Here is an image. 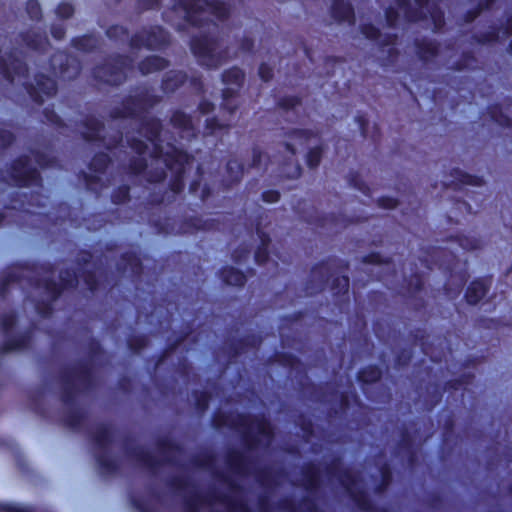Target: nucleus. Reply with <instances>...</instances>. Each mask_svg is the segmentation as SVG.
Listing matches in <instances>:
<instances>
[{
  "mask_svg": "<svg viewBox=\"0 0 512 512\" xmlns=\"http://www.w3.org/2000/svg\"><path fill=\"white\" fill-rule=\"evenodd\" d=\"M166 42L165 35L163 34L162 29L157 28L153 35H150L145 42V45L149 48H156L158 46L163 45Z\"/></svg>",
  "mask_w": 512,
  "mask_h": 512,
  "instance_id": "nucleus-19",
  "label": "nucleus"
},
{
  "mask_svg": "<svg viewBox=\"0 0 512 512\" xmlns=\"http://www.w3.org/2000/svg\"><path fill=\"white\" fill-rule=\"evenodd\" d=\"M74 281H75L74 275H72L69 272L66 273L65 277L61 276L60 284H56L51 281H46L45 288L49 294V296H48L49 300L56 299V297L60 294L61 290L68 286H72L74 284Z\"/></svg>",
  "mask_w": 512,
  "mask_h": 512,
  "instance_id": "nucleus-9",
  "label": "nucleus"
},
{
  "mask_svg": "<svg viewBox=\"0 0 512 512\" xmlns=\"http://www.w3.org/2000/svg\"><path fill=\"white\" fill-rule=\"evenodd\" d=\"M122 79H123L122 73H115V74H112L111 76L105 78V81L107 83L116 85V84H119L122 81Z\"/></svg>",
  "mask_w": 512,
  "mask_h": 512,
  "instance_id": "nucleus-31",
  "label": "nucleus"
},
{
  "mask_svg": "<svg viewBox=\"0 0 512 512\" xmlns=\"http://www.w3.org/2000/svg\"><path fill=\"white\" fill-rule=\"evenodd\" d=\"M14 177L17 185H25L32 178V168L28 163L18 160L13 165Z\"/></svg>",
  "mask_w": 512,
  "mask_h": 512,
  "instance_id": "nucleus-11",
  "label": "nucleus"
},
{
  "mask_svg": "<svg viewBox=\"0 0 512 512\" xmlns=\"http://www.w3.org/2000/svg\"><path fill=\"white\" fill-rule=\"evenodd\" d=\"M312 140V136L305 132V131H297V132H294L289 140L287 141L285 147L286 149L291 153V154H294L295 151H296V146L299 144V145H302L305 143H308Z\"/></svg>",
  "mask_w": 512,
  "mask_h": 512,
  "instance_id": "nucleus-14",
  "label": "nucleus"
},
{
  "mask_svg": "<svg viewBox=\"0 0 512 512\" xmlns=\"http://www.w3.org/2000/svg\"><path fill=\"white\" fill-rule=\"evenodd\" d=\"M167 66V62L160 57L153 56L141 62L139 68L142 74H149L154 71L162 70Z\"/></svg>",
  "mask_w": 512,
  "mask_h": 512,
  "instance_id": "nucleus-13",
  "label": "nucleus"
},
{
  "mask_svg": "<svg viewBox=\"0 0 512 512\" xmlns=\"http://www.w3.org/2000/svg\"><path fill=\"white\" fill-rule=\"evenodd\" d=\"M234 168H237L239 171L241 170L237 161H230L228 163V169L232 171Z\"/></svg>",
  "mask_w": 512,
  "mask_h": 512,
  "instance_id": "nucleus-42",
  "label": "nucleus"
},
{
  "mask_svg": "<svg viewBox=\"0 0 512 512\" xmlns=\"http://www.w3.org/2000/svg\"><path fill=\"white\" fill-rule=\"evenodd\" d=\"M207 129L210 130V133H214L217 129H224L227 127V124L220 123L216 119L207 120Z\"/></svg>",
  "mask_w": 512,
  "mask_h": 512,
  "instance_id": "nucleus-27",
  "label": "nucleus"
},
{
  "mask_svg": "<svg viewBox=\"0 0 512 512\" xmlns=\"http://www.w3.org/2000/svg\"><path fill=\"white\" fill-rule=\"evenodd\" d=\"M379 377H380V372L378 371V369H375V368H372V369H370L369 371H363V372L360 374V378H361L364 382L375 381V380H377Z\"/></svg>",
  "mask_w": 512,
  "mask_h": 512,
  "instance_id": "nucleus-24",
  "label": "nucleus"
},
{
  "mask_svg": "<svg viewBox=\"0 0 512 512\" xmlns=\"http://www.w3.org/2000/svg\"><path fill=\"white\" fill-rule=\"evenodd\" d=\"M199 109L202 113H207L212 109V105L209 102L204 101L199 105Z\"/></svg>",
  "mask_w": 512,
  "mask_h": 512,
  "instance_id": "nucleus-37",
  "label": "nucleus"
},
{
  "mask_svg": "<svg viewBox=\"0 0 512 512\" xmlns=\"http://www.w3.org/2000/svg\"><path fill=\"white\" fill-rule=\"evenodd\" d=\"M279 193L277 191H267L263 193V200L268 203H274L278 201Z\"/></svg>",
  "mask_w": 512,
  "mask_h": 512,
  "instance_id": "nucleus-30",
  "label": "nucleus"
},
{
  "mask_svg": "<svg viewBox=\"0 0 512 512\" xmlns=\"http://www.w3.org/2000/svg\"><path fill=\"white\" fill-rule=\"evenodd\" d=\"M336 281L337 285L341 288V290L346 291L348 289L349 280L347 277L338 278Z\"/></svg>",
  "mask_w": 512,
  "mask_h": 512,
  "instance_id": "nucleus-35",
  "label": "nucleus"
},
{
  "mask_svg": "<svg viewBox=\"0 0 512 512\" xmlns=\"http://www.w3.org/2000/svg\"><path fill=\"white\" fill-rule=\"evenodd\" d=\"M14 322V316H10L9 317V323H4V329L5 330H8L10 326H12Z\"/></svg>",
  "mask_w": 512,
  "mask_h": 512,
  "instance_id": "nucleus-43",
  "label": "nucleus"
},
{
  "mask_svg": "<svg viewBox=\"0 0 512 512\" xmlns=\"http://www.w3.org/2000/svg\"><path fill=\"white\" fill-rule=\"evenodd\" d=\"M55 92L56 84L52 78L45 76L37 78L36 84H34V104L43 101L41 94L51 96Z\"/></svg>",
  "mask_w": 512,
  "mask_h": 512,
  "instance_id": "nucleus-7",
  "label": "nucleus"
},
{
  "mask_svg": "<svg viewBox=\"0 0 512 512\" xmlns=\"http://www.w3.org/2000/svg\"><path fill=\"white\" fill-rule=\"evenodd\" d=\"M146 101L142 98L132 99L125 106V111L121 115L123 117L134 116L146 110Z\"/></svg>",
  "mask_w": 512,
  "mask_h": 512,
  "instance_id": "nucleus-16",
  "label": "nucleus"
},
{
  "mask_svg": "<svg viewBox=\"0 0 512 512\" xmlns=\"http://www.w3.org/2000/svg\"><path fill=\"white\" fill-rule=\"evenodd\" d=\"M160 133V123L155 119H149L143 125L140 132L141 135L147 138V141L153 145V154L156 156L157 164H164L171 172L175 174V180L172 184V189L179 192L182 187V177L186 171L187 166L190 164L191 158L182 150L175 148L172 145H167L166 150L157 141Z\"/></svg>",
  "mask_w": 512,
  "mask_h": 512,
  "instance_id": "nucleus-1",
  "label": "nucleus"
},
{
  "mask_svg": "<svg viewBox=\"0 0 512 512\" xmlns=\"http://www.w3.org/2000/svg\"><path fill=\"white\" fill-rule=\"evenodd\" d=\"M102 125L100 122L96 120H91L89 123V130L87 132H84V137L87 140H96L100 137V132L102 130Z\"/></svg>",
  "mask_w": 512,
  "mask_h": 512,
  "instance_id": "nucleus-20",
  "label": "nucleus"
},
{
  "mask_svg": "<svg viewBox=\"0 0 512 512\" xmlns=\"http://www.w3.org/2000/svg\"><path fill=\"white\" fill-rule=\"evenodd\" d=\"M227 507H228L229 512H235L236 511L235 505H233L231 503H228Z\"/></svg>",
  "mask_w": 512,
  "mask_h": 512,
  "instance_id": "nucleus-44",
  "label": "nucleus"
},
{
  "mask_svg": "<svg viewBox=\"0 0 512 512\" xmlns=\"http://www.w3.org/2000/svg\"><path fill=\"white\" fill-rule=\"evenodd\" d=\"M432 20L434 22L435 28H440L443 25V19L441 13L433 12L431 13Z\"/></svg>",
  "mask_w": 512,
  "mask_h": 512,
  "instance_id": "nucleus-33",
  "label": "nucleus"
},
{
  "mask_svg": "<svg viewBox=\"0 0 512 512\" xmlns=\"http://www.w3.org/2000/svg\"><path fill=\"white\" fill-rule=\"evenodd\" d=\"M462 182L465 184H478V179L470 175H464Z\"/></svg>",
  "mask_w": 512,
  "mask_h": 512,
  "instance_id": "nucleus-36",
  "label": "nucleus"
},
{
  "mask_svg": "<svg viewBox=\"0 0 512 512\" xmlns=\"http://www.w3.org/2000/svg\"><path fill=\"white\" fill-rule=\"evenodd\" d=\"M333 15L339 21L354 22V12L350 4L337 0L333 6Z\"/></svg>",
  "mask_w": 512,
  "mask_h": 512,
  "instance_id": "nucleus-10",
  "label": "nucleus"
},
{
  "mask_svg": "<svg viewBox=\"0 0 512 512\" xmlns=\"http://www.w3.org/2000/svg\"><path fill=\"white\" fill-rule=\"evenodd\" d=\"M321 158V150L317 147L310 150L307 157V163L310 167H316Z\"/></svg>",
  "mask_w": 512,
  "mask_h": 512,
  "instance_id": "nucleus-23",
  "label": "nucleus"
},
{
  "mask_svg": "<svg viewBox=\"0 0 512 512\" xmlns=\"http://www.w3.org/2000/svg\"><path fill=\"white\" fill-rule=\"evenodd\" d=\"M255 258H256V261H257L259 264L264 263V262H265V260L267 259V253H266L265 248H260V249L256 252Z\"/></svg>",
  "mask_w": 512,
  "mask_h": 512,
  "instance_id": "nucleus-34",
  "label": "nucleus"
},
{
  "mask_svg": "<svg viewBox=\"0 0 512 512\" xmlns=\"http://www.w3.org/2000/svg\"><path fill=\"white\" fill-rule=\"evenodd\" d=\"M185 76L181 72H173L164 80V89L173 91L180 83H183Z\"/></svg>",
  "mask_w": 512,
  "mask_h": 512,
  "instance_id": "nucleus-18",
  "label": "nucleus"
},
{
  "mask_svg": "<svg viewBox=\"0 0 512 512\" xmlns=\"http://www.w3.org/2000/svg\"><path fill=\"white\" fill-rule=\"evenodd\" d=\"M461 245H462L465 249H474V248H476V245L469 246L468 244H464V243H462Z\"/></svg>",
  "mask_w": 512,
  "mask_h": 512,
  "instance_id": "nucleus-46",
  "label": "nucleus"
},
{
  "mask_svg": "<svg viewBox=\"0 0 512 512\" xmlns=\"http://www.w3.org/2000/svg\"><path fill=\"white\" fill-rule=\"evenodd\" d=\"M131 147L133 150H135V152L137 154H139L140 156H142V158L140 159V163L133 166V171L136 172V173H139L141 172L144 168H146L148 165L146 163V158L145 156L146 155H149L152 159V162H151V165H155L156 166V169H157V172L155 174H151V171H148V174L149 177H148V180L151 181V182H157V181H160L162 180L166 174H165V171L163 169V166H165L164 164H157L156 163V156L155 154H153V145L149 142V144H146L144 143L142 140H133V142L131 143Z\"/></svg>",
  "mask_w": 512,
  "mask_h": 512,
  "instance_id": "nucleus-4",
  "label": "nucleus"
},
{
  "mask_svg": "<svg viewBox=\"0 0 512 512\" xmlns=\"http://www.w3.org/2000/svg\"><path fill=\"white\" fill-rule=\"evenodd\" d=\"M0 511L6 512H29L27 509L16 505V504H4L0 503Z\"/></svg>",
  "mask_w": 512,
  "mask_h": 512,
  "instance_id": "nucleus-26",
  "label": "nucleus"
},
{
  "mask_svg": "<svg viewBox=\"0 0 512 512\" xmlns=\"http://www.w3.org/2000/svg\"><path fill=\"white\" fill-rule=\"evenodd\" d=\"M243 78L244 75L238 68L230 69L223 75V82L226 85V88L223 90L224 106L229 113H232L236 109V105L232 104V98L240 88Z\"/></svg>",
  "mask_w": 512,
  "mask_h": 512,
  "instance_id": "nucleus-5",
  "label": "nucleus"
},
{
  "mask_svg": "<svg viewBox=\"0 0 512 512\" xmlns=\"http://www.w3.org/2000/svg\"><path fill=\"white\" fill-rule=\"evenodd\" d=\"M418 53L421 58L427 60L437 53V46L432 42L423 43L419 45Z\"/></svg>",
  "mask_w": 512,
  "mask_h": 512,
  "instance_id": "nucleus-21",
  "label": "nucleus"
},
{
  "mask_svg": "<svg viewBox=\"0 0 512 512\" xmlns=\"http://www.w3.org/2000/svg\"><path fill=\"white\" fill-rule=\"evenodd\" d=\"M33 179H34V184H35L36 183V174L35 173H34Z\"/></svg>",
  "mask_w": 512,
  "mask_h": 512,
  "instance_id": "nucleus-47",
  "label": "nucleus"
},
{
  "mask_svg": "<svg viewBox=\"0 0 512 512\" xmlns=\"http://www.w3.org/2000/svg\"><path fill=\"white\" fill-rule=\"evenodd\" d=\"M108 156L106 154H99L97 156H95V158L92 160V163H91V168L94 170V171H101L102 169H104L106 167V165L108 164Z\"/></svg>",
  "mask_w": 512,
  "mask_h": 512,
  "instance_id": "nucleus-22",
  "label": "nucleus"
},
{
  "mask_svg": "<svg viewBox=\"0 0 512 512\" xmlns=\"http://www.w3.org/2000/svg\"><path fill=\"white\" fill-rule=\"evenodd\" d=\"M426 4L427 0H399V9L409 20L415 21L423 17Z\"/></svg>",
  "mask_w": 512,
  "mask_h": 512,
  "instance_id": "nucleus-6",
  "label": "nucleus"
},
{
  "mask_svg": "<svg viewBox=\"0 0 512 512\" xmlns=\"http://www.w3.org/2000/svg\"><path fill=\"white\" fill-rule=\"evenodd\" d=\"M47 119H48L49 121H51V122H54V121H55V119H56V116H55L53 113H51V115H47Z\"/></svg>",
  "mask_w": 512,
  "mask_h": 512,
  "instance_id": "nucleus-45",
  "label": "nucleus"
},
{
  "mask_svg": "<svg viewBox=\"0 0 512 512\" xmlns=\"http://www.w3.org/2000/svg\"><path fill=\"white\" fill-rule=\"evenodd\" d=\"M179 6L183 9L185 17L192 24H201L213 15L222 19L230 13L224 3L210 2L208 0H179Z\"/></svg>",
  "mask_w": 512,
  "mask_h": 512,
  "instance_id": "nucleus-2",
  "label": "nucleus"
},
{
  "mask_svg": "<svg viewBox=\"0 0 512 512\" xmlns=\"http://www.w3.org/2000/svg\"><path fill=\"white\" fill-rule=\"evenodd\" d=\"M171 122L174 126L185 130L194 129L192 120L183 112L177 111L173 114Z\"/></svg>",
  "mask_w": 512,
  "mask_h": 512,
  "instance_id": "nucleus-17",
  "label": "nucleus"
},
{
  "mask_svg": "<svg viewBox=\"0 0 512 512\" xmlns=\"http://www.w3.org/2000/svg\"><path fill=\"white\" fill-rule=\"evenodd\" d=\"M289 177H298L300 175V167L294 166L292 171L287 174Z\"/></svg>",
  "mask_w": 512,
  "mask_h": 512,
  "instance_id": "nucleus-40",
  "label": "nucleus"
},
{
  "mask_svg": "<svg viewBox=\"0 0 512 512\" xmlns=\"http://www.w3.org/2000/svg\"><path fill=\"white\" fill-rule=\"evenodd\" d=\"M53 35H54L55 38L61 39L63 37V35H64V32H63L62 29H54L53 30Z\"/></svg>",
  "mask_w": 512,
  "mask_h": 512,
  "instance_id": "nucleus-41",
  "label": "nucleus"
},
{
  "mask_svg": "<svg viewBox=\"0 0 512 512\" xmlns=\"http://www.w3.org/2000/svg\"><path fill=\"white\" fill-rule=\"evenodd\" d=\"M259 75L264 81H268L272 77V69L268 65L262 64L259 68Z\"/></svg>",
  "mask_w": 512,
  "mask_h": 512,
  "instance_id": "nucleus-28",
  "label": "nucleus"
},
{
  "mask_svg": "<svg viewBox=\"0 0 512 512\" xmlns=\"http://www.w3.org/2000/svg\"><path fill=\"white\" fill-rule=\"evenodd\" d=\"M245 432L249 434L258 435L260 437L269 439L272 434V428L270 424L263 418L254 419L247 423L246 421L243 423Z\"/></svg>",
  "mask_w": 512,
  "mask_h": 512,
  "instance_id": "nucleus-8",
  "label": "nucleus"
},
{
  "mask_svg": "<svg viewBox=\"0 0 512 512\" xmlns=\"http://www.w3.org/2000/svg\"><path fill=\"white\" fill-rule=\"evenodd\" d=\"M192 51L202 65L217 67L226 57V52L220 47L218 41L211 36L195 38L192 42Z\"/></svg>",
  "mask_w": 512,
  "mask_h": 512,
  "instance_id": "nucleus-3",
  "label": "nucleus"
},
{
  "mask_svg": "<svg viewBox=\"0 0 512 512\" xmlns=\"http://www.w3.org/2000/svg\"><path fill=\"white\" fill-rule=\"evenodd\" d=\"M73 7L68 3H62L58 6L57 14L61 18H69L73 14Z\"/></svg>",
  "mask_w": 512,
  "mask_h": 512,
  "instance_id": "nucleus-25",
  "label": "nucleus"
},
{
  "mask_svg": "<svg viewBox=\"0 0 512 512\" xmlns=\"http://www.w3.org/2000/svg\"><path fill=\"white\" fill-rule=\"evenodd\" d=\"M362 32L363 34L369 38V39H374L378 36V30L372 26V25H366L362 28Z\"/></svg>",
  "mask_w": 512,
  "mask_h": 512,
  "instance_id": "nucleus-29",
  "label": "nucleus"
},
{
  "mask_svg": "<svg viewBox=\"0 0 512 512\" xmlns=\"http://www.w3.org/2000/svg\"><path fill=\"white\" fill-rule=\"evenodd\" d=\"M366 261L367 262H370V263H380L381 262V259H380V256L377 255V254H372L370 256H368L366 258Z\"/></svg>",
  "mask_w": 512,
  "mask_h": 512,
  "instance_id": "nucleus-38",
  "label": "nucleus"
},
{
  "mask_svg": "<svg viewBox=\"0 0 512 512\" xmlns=\"http://www.w3.org/2000/svg\"><path fill=\"white\" fill-rule=\"evenodd\" d=\"M222 277L225 283L233 286H241L245 282V276L234 268L225 269Z\"/></svg>",
  "mask_w": 512,
  "mask_h": 512,
  "instance_id": "nucleus-15",
  "label": "nucleus"
},
{
  "mask_svg": "<svg viewBox=\"0 0 512 512\" xmlns=\"http://www.w3.org/2000/svg\"><path fill=\"white\" fill-rule=\"evenodd\" d=\"M379 204L384 208H394L397 204L396 200L392 198H383L379 201Z\"/></svg>",
  "mask_w": 512,
  "mask_h": 512,
  "instance_id": "nucleus-32",
  "label": "nucleus"
},
{
  "mask_svg": "<svg viewBox=\"0 0 512 512\" xmlns=\"http://www.w3.org/2000/svg\"><path fill=\"white\" fill-rule=\"evenodd\" d=\"M396 14L394 15V11L390 10L387 12V21L390 25H393L396 20Z\"/></svg>",
  "mask_w": 512,
  "mask_h": 512,
  "instance_id": "nucleus-39",
  "label": "nucleus"
},
{
  "mask_svg": "<svg viewBox=\"0 0 512 512\" xmlns=\"http://www.w3.org/2000/svg\"><path fill=\"white\" fill-rule=\"evenodd\" d=\"M486 291L487 287L484 281H474L467 290L466 299L470 304H476L484 297Z\"/></svg>",
  "mask_w": 512,
  "mask_h": 512,
  "instance_id": "nucleus-12",
  "label": "nucleus"
}]
</instances>
